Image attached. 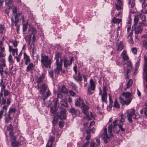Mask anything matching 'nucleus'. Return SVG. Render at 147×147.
I'll return each mask as SVG.
<instances>
[{
  "mask_svg": "<svg viewBox=\"0 0 147 147\" xmlns=\"http://www.w3.org/2000/svg\"><path fill=\"white\" fill-rule=\"evenodd\" d=\"M117 121L115 120L113 122V124H111L109 127L108 128V132L109 136L107 134V129L106 128H105L104 129V133L102 135V140H103L104 142L105 143H107L109 141L110 138L112 137L113 136V134L112 133V131L117 134L119 133L118 131H116L115 130V128L117 125Z\"/></svg>",
  "mask_w": 147,
  "mask_h": 147,
  "instance_id": "nucleus-1",
  "label": "nucleus"
},
{
  "mask_svg": "<svg viewBox=\"0 0 147 147\" xmlns=\"http://www.w3.org/2000/svg\"><path fill=\"white\" fill-rule=\"evenodd\" d=\"M31 35H30L29 36H26L25 37V38L26 41H28V44L30 43Z\"/></svg>",
  "mask_w": 147,
  "mask_h": 147,
  "instance_id": "nucleus-42",
  "label": "nucleus"
},
{
  "mask_svg": "<svg viewBox=\"0 0 147 147\" xmlns=\"http://www.w3.org/2000/svg\"><path fill=\"white\" fill-rule=\"evenodd\" d=\"M17 110L16 108L14 107H11L9 109V111L8 114L11 115H13L15 113Z\"/></svg>",
  "mask_w": 147,
  "mask_h": 147,
  "instance_id": "nucleus-19",
  "label": "nucleus"
},
{
  "mask_svg": "<svg viewBox=\"0 0 147 147\" xmlns=\"http://www.w3.org/2000/svg\"><path fill=\"white\" fill-rule=\"evenodd\" d=\"M132 84V81L131 80H129L127 84V87L129 88L131 86Z\"/></svg>",
  "mask_w": 147,
  "mask_h": 147,
  "instance_id": "nucleus-40",
  "label": "nucleus"
},
{
  "mask_svg": "<svg viewBox=\"0 0 147 147\" xmlns=\"http://www.w3.org/2000/svg\"><path fill=\"white\" fill-rule=\"evenodd\" d=\"M139 16L140 18L141 19L142 22V23H141V24H142V22H143V21H146V16L145 15L142 14H140L139 15Z\"/></svg>",
  "mask_w": 147,
  "mask_h": 147,
  "instance_id": "nucleus-36",
  "label": "nucleus"
},
{
  "mask_svg": "<svg viewBox=\"0 0 147 147\" xmlns=\"http://www.w3.org/2000/svg\"><path fill=\"white\" fill-rule=\"evenodd\" d=\"M123 49V44L122 42H120L118 44L117 50L121 51Z\"/></svg>",
  "mask_w": 147,
  "mask_h": 147,
  "instance_id": "nucleus-31",
  "label": "nucleus"
},
{
  "mask_svg": "<svg viewBox=\"0 0 147 147\" xmlns=\"http://www.w3.org/2000/svg\"><path fill=\"white\" fill-rule=\"evenodd\" d=\"M5 122L6 123H8L12 119V117L10 115L8 114L7 115H5Z\"/></svg>",
  "mask_w": 147,
  "mask_h": 147,
  "instance_id": "nucleus-25",
  "label": "nucleus"
},
{
  "mask_svg": "<svg viewBox=\"0 0 147 147\" xmlns=\"http://www.w3.org/2000/svg\"><path fill=\"white\" fill-rule=\"evenodd\" d=\"M144 65H147V57L145 56L144 57Z\"/></svg>",
  "mask_w": 147,
  "mask_h": 147,
  "instance_id": "nucleus-63",
  "label": "nucleus"
},
{
  "mask_svg": "<svg viewBox=\"0 0 147 147\" xmlns=\"http://www.w3.org/2000/svg\"><path fill=\"white\" fill-rule=\"evenodd\" d=\"M83 102V100L80 97H79V99L76 100L75 105L76 106L79 107L80 106L81 104H82Z\"/></svg>",
  "mask_w": 147,
  "mask_h": 147,
  "instance_id": "nucleus-18",
  "label": "nucleus"
},
{
  "mask_svg": "<svg viewBox=\"0 0 147 147\" xmlns=\"http://www.w3.org/2000/svg\"><path fill=\"white\" fill-rule=\"evenodd\" d=\"M2 102L1 104L2 105L5 104L6 103V99L3 97H2L1 98Z\"/></svg>",
  "mask_w": 147,
  "mask_h": 147,
  "instance_id": "nucleus-56",
  "label": "nucleus"
},
{
  "mask_svg": "<svg viewBox=\"0 0 147 147\" xmlns=\"http://www.w3.org/2000/svg\"><path fill=\"white\" fill-rule=\"evenodd\" d=\"M81 108L82 110V112L85 115H86L87 111L89 109L88 106L83 103H82V104L81 105Z\"/></svg>",
  "mask_w": 147,
  "mask_h": 147,
  "instance_id": "nucleus-13",
  "label": "nucleus"
},
{
  "mask_svg": "<svg viewBox=\"0 0 147 147\" xmlns=\"http://www.w3.org/2000/svg\"><path fill=\"white\" fill-rule=\"evenodd\" d=\"M142 4V8L143 9H146L147 6V0H139Z\"/></svg>",
  "mask_w": 147,
  "mask_h": 147,
  "instance_id": "nucleus-21",
  "label": "nucleus"
},
{
  "mask_svg": "<svg viewBox=\"0 0 147 147\" xmlns=\"http://www.w3.org/2000/svg\"><path fill=\"white\" fill-rule=\"evenodd\" d=\"M28 23L24 24L23 25V32H25L26 31L28 28Z\"/></svg>",
  "mask_w": 147,
  "mask_h": 147,
  "instance_id": "nucleus-38",
  "label": "nucleus"
},
{
  "mask_svg": "<svg viewBox=\"0 0 147 147\" xmlns=\"http://www.w3.org/2000/svg\"><path fill=\"white\" fill-rule=\"evenodd\" d=\"M107 94H102L101 96V100L102 102H105L107 103Z\"/></svg>",
  "mask_w": 147,
  "mask_h": 147,
  "instance_id": "nucleus-22",
  "label": "nucleus"
},
{
  "mask_svg": "<svg viewBox=\"0 0 147 147\" xmlns=\"http://www.w3.org/2000/svg\"><path fill=\"white\" fill-rule=\"evenodd\" d=\"M132 52L135 54H136L137 53V50L136 48H133L132 49Z\"/></svg>",
  "mask_w": 147,
  "mask_h": 147,
  "instance_id": "nucleus-57",
  "label": "nucleus"
},
{
  "mask_svg": "<svg viewBox=\"0 0 147 147\" xmlns=\"http://www.w3.org/2000/svg\"><path fill=\"white\" fill-rule=\"evenodd\" d=\"M127 73L126 74L127 75V76H128V74L130 73L131 71H132V67L130 68L129 67V68H127Z\"/></svg>",
  "mask_w": 147,
  "mask_h": 147,
  "instance_id": "nucleus-53",
  "label": "nucleus"
},
{
  "mask_svg": "<svg viewBox=\"0 0 147 147\" xmlns=\"http://www.w3.org/2000/svg\"><path fill=\"white\" fill-rule=\"evenodd\" d=\"M103 93L102 94H107L106 92V87L105 86H104L103 87Z\"/></svg>",
  "mask_w": 147,
  "mask_h": 147,
  "instance_id": "nucleus-61",
  "label": "nucleus"
},
{
  "mask_svg": "<svg viewBox=\"0 0 147 147\" xmlns=\"http://www.w3.org/2000/svg\"><path fill=\"white\" fill-rule=\"evenodd\" d=\"M96 146V144L94 142H91L90 147H94Z\"/></svg>",
  "mask_w": 147,
  "mask_h": 147,
  "instance_id": "nucleus-62",
  "label": "nucleus"
},
{
  "mask_svg": "<svg viewBox=\"0 0 147 147\" xmlns=\"http://www.w3.org/2000/svg\"><path fill=\"white\" fill-rule=\"evenodd\" d=\"M4 113V111L3 110H1L0 111V119H1L2 118Z\"/></svg>",
  "mask_w": 147,
  "mask_h": 147,
  "instance_id": "nucleus-59",
  "label": "nucleus"
},
{
  "mask_svg": "<svg viewBox=\"0 0 147 147\" xmlns=\"http://www.w3.org/2000/svg\"><path fill=\"white\" fill-rule=\"evenodd\" d=\"M9 94V92L7 90H5L4 91V96H6L8 95Z\"/></svg>",
  "mask_w": 147,
  "mask_h": 147,
  "instance_id": "nucleus-64",
  "label": "nucleus"
},
{
  "mask_svg": "<svg viewBox=\"0 0 147 147\" xmlns=\"http://www.w3.org/2000/svg\"><path fill=\"white\" fill-rule=\"evenodd\" d=\"M69 111L72 115H78L80 114V111L74 107H71L69 109Z\"/></svg>",
  "mask_w": 147,
  "mask_h": 147,
  "instance_id": "nucleus-10",
  "label": "nucleus"
},
{
  "mask_svg": "<svg viewBox=\"0 0 147 147\" xmlns=\"http://www.w3.org/2000/svg\"><path fill=\"white\" fill-rule=\"evenodd\" d=\"M127 65V68H131V63L129 61H127L126 63Z\"/></svg>",
  "mask_w": 147,
  "mask_h": 147,
  "instance_id": "nucleus-54",
  "label": "nucleus"
},
{
  "mask_svg": "<svg viewBox=\"0 0 147 147\" xmlns=\"http://www.w3.org/2000/svg\"><path fill=\"white\" fill-rule=\"evenodd\" d=\"M58 92L57 96L58 97L60 98H62L63 97V95L61 94V93L66 94L68 93V92L67 89L64 85H63L62 86L61 89H58Z\"/></svg>",
  "mask_w": 147,
  "mask_h": 147,
  "instance_id": "nucleus-7",
  "label": "nucleus"
},
{
  "mask_svg": "<svg viewBox=\"0 0 147 147\" xmlns=\"http://www.w3.org/2000/svg\"><path fill=\"white\" fill-rule=\"evenodd\" d=\"M122 5H119L117 4H116V8L117 10H121L122 9Z\"/></svg>",
  "mask_w": 147,
  "mask_h": 147,
  "instance_id": "nucleus-47",
  "label": "nucleus"
},
{
  "mask_svg": "<svg viewBox=\"0 0 147 147\" xmlns=\"http://www.w3.org/2000/svg\"><path fill=\"white\" fill-rule=\"evenodd\" d=\"M21 12H19L18 13H17L15 16V22H16V21L17 22L18 21L19 18L20 17V15L21 14Z\"/></svg>",
  "mask_w": 147,
  "mask_h": 147,
  "instance_id": "nucleus-34",
  "label": "nucleus"
},
{
  "mask_svg": "<svg viewBox=\"0 0 147 147\" xmlns=\"http://www.w3.org/2000/svg\"><path fill=\"white\" fill-rule=\"evenodd\" d=\"M61 71V70L56 68L54 70V73L56 75L59 74V72Z\"/></svg>",
  "mask_w": 147,
  "mask_h": 147,
  "instance_id": "nucleus-44",
  "label": "nucleus"
},
{
  "mask_svg": "<svg viewBox=\"0 0 147 147\" xmlns=\"http://www.w3.org/2000/svg\"><path fill=\"white\" fill-rule=\"evenodd\" d=\"M7 131H13L12 127L11 125H10V126L7 128Z\"/></svg>",
  "mask_w": 147,
  "mask_h": 147,
  "instance_id": "nucleus-55",
  "label": "nucleus"
},
{
  "mask_svg": "<svg viewBox=\"0 0 147 147\" xmlns=\"http://www.w3.org/2000/svg\"><path fill=\"white\" fill-rule=\"evenodd\" d=\"M5 28L3 25H2L1 24H0V33H3V30Z\"/></svg>",
  "mask_w": 147,
  "mask_h": 147,
  "instance_id": "nucleus-41",
  "label": "nucleus"
},
{
  "mask_svg": "<svg viewBox=\"0 0 147 147\" xmlns=\"http://www.w3.org/2000/svg\"><path fill=\"white\" fill-rule=\"evenodd\" d=\"M41 62L42 64L47 68L50 67L52 63V61L48 56L41 55Z\"/></svg>",
  "mask_w": 147,
  "mask_h": 147,
  "instance_id": "nucleus-4",
  "label": "nucleus"
},
{
  "mask_svg": "<svg viewBox=\"0 0 147 147\" xmlns=\"http://www.w3.org/2000/svg\"><path fill=\"white\" fill-rule=\"evenodd\" d=\"M95 90V88L92 89V88L88 87L87 89V93L89 95H91L93 93Z\"/></svg>",
  "mask_w": 147,
  "mask_h": 147,
  "instance_id": "nucleus-28",
  "label": "nucleus"
},
{
  "mask_svg": "<svg viewBox=\"0 0 147 147\" xmlns=\"http://www.w3.org/2000/svg\"><path fill=\"white\" fill-rule=\"evenodd\" d=\"M56 64L57 65L56 68L60 69L62 71V66L63 65V59L60 58L59 62H56Z\"/></svg>",
  "mask_w": 147,
  "mask_h": 147,
  "instance_id": "nucleus-16",
  "label": "nucleus"
},
{
  "mask_svg": "<svg viewBox=\"0 0 147 147\" xmlns=\"http://www.w3.org/2000/svg\"><path fill=\"white\" fill-rule=\"evenodd\" d=\"M5 4L6 5L9 6L12 3V1L11 0H5Z\"/></svg>",
  "mask_w": 147,
  "mask_h": 147,
  "instance_id": "nucleus-46",
  "label": "nucleus"
},
{
  "mask_svg": "<svg viewBox=\"0 0 147 147\" xmlns=\"http://www.w3.org/2000/svg\"><path fill=\"white\" fill-rule=\"evenodd\" d=\"M16 49H13L12 47L10 45H9V52H11L12 53V54L13 55V56H14L15 55V54L16 52L15 51V50H16Z\"/></svg>",
  "mask_w": 147,
  "mask_h": 147,
  "instance_id": "nucleus-27",
  "label": "nucleus"
},
{
  "mask_svg": "<svg viewBox=\"0 0 147 147\" xmlns=\"http://www.w3.org/2000/svg\"><path fill=\"white\" fill-rule=\"evenodd\" d=\"M134 25L132 26V28H133L134 26L136 25L138 23L139 21V19L138 16H135L134 18Z\"/></svg>",
  "mask_w": 147,
  "mask_h": 147,
  "instance_id": "nucleus-30",
  "label": "nucleus"
},
{
  "mask_svg": "<svg viewBox=\"0 0 147 147\" xmlns=\"http://www.w3.org/2000/svg\"><path fill=\"white\" fill-rule=\"evenodd\" d=\"M49 138L48 143L46 145V147H52V144L54 141V137L52 136H50Z\"/></svg>",
  "mask_w": 147,
  "mask_h": 147,
  "instance_id": "nucleus-14",
  "label": "nucleus"
},
{
  "mask_svg": "<svg viewBox=\"0 0 147 147\" xmlns=\"http://www.w3.org/2000/svg\"><path fill=\"white\" fill-rule=\"evenodd\" d=\"M12 44L14 47H16L18 45V42L17 41H15L13 42Z\"/></svg>",
  "mask_w": 147,
  "mask_h": 147,
  "instance_id": "nucleus-58",
  "label": "nucleus"
},
{
  "mask_svg": "<svg viewBox=\"0 0 147 147\" xmlns=\"http://www.w3.org/2000/svg\"><path fill=\"white\" fill-rule=\"evenodd\" d=\"M8 60L10 63L13 64L14 63V61L11 54H10L9 55L8 57Z\"/></svg>",
  "mask_w": 147,
  "mask_h": 147,
  "instance_id": "nucleus-33",
  "label": "nucleus"
},
{
  "mask_svg": "<svg viewBox=\"0 0 147 147\" xmlns=\"http://www.w3.org/2000/svg\"><path fill=\"white\" fill-rule=\"evenodd\" d=\"M78 80L80 81H82V76L80 74V73H79L78 74Z\"/></svg>",
  "mask_w": 147,
  "mask_h": 147,
  "instance_id": "nucleus-48",
  "label": "nucleus"
},
{
  "mask_svg": "<svg viewBox=\"0 0 147 147\" xmlns=\"http://www.w3.org/2000/svg\"><path fill=\"white\" fill-rule=\"evenodd\" d=\"M8 105H4L3 107V109L5 110V115H6L7 114V109L8 107Z\"/></svg>",
  "mask_w": 147,
  "mask_h": 147,
  "instance_id": "nucleus-49",
  "label": "nucleus"
},
{
  "mask_svg": "<svg viewBox=\"0 0 147 147\" xmlns=\"http://www.w3.org/2000/svg\"><path fill=\"white\" fill-rule=\"evenodd\" d=\"M122 56V58L123 61L127 60L128 59V57L126 53V51H123L121 53Z\"/></svg>",
  "mask_w": 147,
  "mask_h": 147,
  "instance_id": "nucleus-20",
  "label": "nucleus"
},
{
  "mask_svg": "<svg viewBox=\"0 0 147 147\" xmlns=\"http://www.w3.org/2000/svg\"><path fill=\"white\" fill-rule=\"evenodd\" d=\"M127 115L126 117L129 121L130 123L132 121V118L136 119V115L135 113V110L134 109H131L128 110L127 112Z\"/></svg>",
  "mask_w": 147,
  "mask_h": 147,
  "instance_id": "nucleus-5",
  "label": "nucleus"
},
{
  "mask_svg": "<svg viewBox=\"0 0 147 147\" xmlns=\"http://www.w3.org/2000/svg\"><path fill=\"white\" fill-rule=\"evenodd\" d=\"M40 89L39 92L40 94L42 95V98L43 100L44 101L50 96L51 92L49 89H47L48 87L44 83L42 84Z\"/></svg>",
  "mask_w": 147,
  "mask_h": 147,
  "instance_id": "nucleus-3",
  "label": "nucleus"
},
{
  "mask_svg": "<svg viewBox=\"0 0 147 147\" xmlns=\"http://www.w3.org/2000/svg\"><path fill=\"white\" fill-rule=\"evenodd\" d=\"M114 106L116 108H119V105L117 100H115L114 102Z\"/></svg>",
  "mask_w": 147,
  "mask_h": 147,
  "instance_id": "nucleus-43",
  "label": "nucleus"
},
{
  "mask_svg": "<svg viewBox=\"0 0 147 147\" xmlns=\"http://www.w3.org/2000/svg\"><path fill=\"white\" fill-rule=\"evenodd\" d=\"M123 96L125 97V99L121 97L119 98V101L122 105H128L131 102L132 99V94L129 92H125L122 93Z\"/></svg>",
  "mask_w": 147,
  "mask_h": 147,
  "instance_id": "nucleus-2",
  "label": "nucleus"
},
{
  "mask_svg": "<svg viewBox=\"0 0 147 147\" xmlns=\"http://www.w3.org/2000/svg\"><path fill=\"white\" fill-rule=\"evenodd\" d=\"M141 38L142 40L143 46L145 48H147V35H143L142 36Z\"/></svg>",
  "mask_w": 147,
  "mask_h": 147,
  "instance_id": "nucleus-12",
  "label": "nucleus"
},
{
  "mask_svg": "<svg viewBox=\"0 0 147 147\" xmlns=\"http://www.w3.org/2000/svg\"><path fill=\"white\" fill-rule=\"evenodd\" d=\"M49 75L51 77H53V70H51L49 71Z\"/></svg>",
  "mask_w": 147,
  "mask_h": 147,
  "instance_id": "nucleus-52",
  "label": "nucleus"
},
{
  "mask_svg": "<svg viewBox=\"0 0 147 147\" xmlns=\"http://www.w3.org/2000/svg\"><path fill=\"white\" fill-rule=\"evenodd\" d=\"M0 66H2L3 67H5L6 66L5 59H2L1 65Z\"/></svg>",
  "mask_w": 147,
  "mask_h": 147,
  "instance_id": "nucleus-50",
  "label": "nucleus"
},
{
  "mask_svg": "<svg viewBox=\"0 0 147 147\" xmlns=\"http://www.w3.org/2000/svg\"><path fill=\"white\" fill-rule=\"evenodd\" d=\"M129 4L131 5V7L132 8L134 7L135 5L134 0H129Z\"/></svg>",
  "mask_w": 147,
  "mask_h": 147,
  "instance_id": "nucleus-35",
  "label": "nucleus"
},
{
  "mask_svg": "<svg viewBox=\"0 0 147 147\" xmlns=\"http://www.w3.org/2000/svg\"><path fill=\"white\" fill-rule=\"evenodd\" d=\"M117 125L115 128V130L116 131H118L119 132V130H121V131L122 133H124L125 131V129L123 127V126L120 124H117Z\"/></svg>",
  "mask_w": 147,
  "mask_h": 147,
  "instance_id": "nucleus-15",
  "label": "nucleus"
},
{
  "mask_svg": "<svg viewBox=\"0 0 147 147\" xmlns=\"http://www.w3.org/2000/svg\"><path fill=\"white\" fill-rule=\"evenodd\" d=\"M144 25V24L143 22L142 23V24L140 23L139 25L137 27H136L135 26H134L133 27H134L135 29V33L136 34H138L141 32L143 30L141 26Z\"/></svg>",
  "mask_w": 147,
  "mask_h": 147,
  "instance_id": "nucleus-9",
  "label": "nucleus"
},
{
  "mask_svg": "<svg viewBox=\"0 0 147 147\" xmlns=\"http://www.w3.org/2000/svg\"><path fill=\"white\" fill-rule=\"evenodd\" d=\"M10 138L11 140L10 141H12V140H16V137L14 136V135L13 136H11L9 137Z\"/></svg>",
  "mask_w": 147,
  "mask_h": 147,
  "instance_id": "nucleus-60",
  "label": "nucleus"
},
{
  "mask_svg": "<svg viewBox=\"0 0 147 147\" xmlns=\"http://www.w3.org/2000/svg\"><path fill=\"white\" fill-rule=\"evenodd\" d=\"M23 59L25 61V64L27 65L30 62V59L29 57L25 53H24L23 54Z\"/></svg>",
  "mask_w": 147,
  "mask_h": 147,
  "instance_id": "nucleus-11",
  "label": "nucleus"
},
{
  "mask_svg": "<svg viewBox=\"0 0 147 147\" xmlns=\"http://www.w3.org/2000/svg\"><path fill=\"white\" fill-rule=\"evenodd\" d=\"M70 63L69 61L66 59H64V66L65 67H67L68 65H69V64Z\"/></svg>",
  "mask_w": 147,
  "mask_h": 147,
  "instance_id": "nucleus-39",
  "label": "nucleus"
},
{
  "mask_svg": "<svg viewBox=\"0 0 147 147\" xmlns=\"http://www.w3.org/2000/svg\"><path fill=\"white\" fill-rule=\"evenodd\" d=\"M61 54L60 53H58L55 54V59L56 60V62H59V58L61 57Z\"/></svg>",
  "mask_w": 147,
  "mask_h": 147,
  "instance_id": "nucleus-32",
  "label": "nucleus"
},
{
  "mask_svg": "<svg viewBox=\"0 0 147 147\" xmlns=\"http://www.w3.org/2000/svg\"><path fill=\"white\" fill-rule=\"evenodd\" d=\"M95 86L96 84L93 80L92 79H90V86L88 87L92 88V89L95 88Z\"/></svg>",
  "mask_w": 147,
  "mask_h": 147,
  "instance_id": "nucleus-26",
  "label": "nucleus"
},
{
  "mask_svg": "<svg viewBox=\"0 0 147 147\" xmlns=\"http://www.w3.org/2000/svg\"><path fill=\"white\" fill-rule=\"evenodd\" d=\"M60 104L61 105L65 107H68V105L66 101L63 99H61L60 101Z\"/></svg>",
  "mask_w": 147,
  "mask_h": 147,
  "instance_id": "nucleus-23",
  "label": "nucleus"
},
{
  "mask_svg": "<svg viewBox=\"0 0 147 147\" xmlns=\"http://www.w3.org/2000/svg\"><path fill=\"white\" fill-rule=\"evenodd\" d=\"M59 109L60 113L57 114V116L61 120L66 119V109L62 107H60Z\"/></svg>",
  "mask_w": 147,
  "mask_h": 147,
  "instance_id": "nucleus-6",
  "label": "nucleus"
},
{
  "mask_svg": "<svg viewBox=\"0 0 147 147\" xmlns=\"http://www.w3.org/2000/svg\"><path fill=\"white\" fill-rule=\"evenodd\" d=\"M12 11L14 15H15L17 13V9L15 6H12L11 7Z\"/></svg>",
  "mask_w": 147,
  "mask_h": 147,
  "instance_id": "nucleus-37",
  "label": "nucleus"
},
{
  "mask_svg": "<svg viewBox=\"0 0 147 147\" xmlns=\"http://www.w3.org/2000/svg\"><path fill=\"white\" fill-rule=\"evenodd\" d=\"M11 144L13 147H18L20 145L19 143L15 140L12 141Z\"/></svg>",
  "mask_w": 147,
  "mask_h": 147,
  "instance_id": "nucleus-29",
  "label": "nucleus"
},
{
  "mask_svg": "<svg viewBox=\"0 0 147 147\" xmlns=\"http://www.w3.org/2000/svg\"><path fill=\"white\" fill-rule=\"evenodd\" d=\"M44 76L43 74H42L41 76H39V77H36L35 78V81L37 83V86L38 89L40 88V85L41 83L43 82V79L44 78Z\"/></svg>",
  "mask_w": 147,
  "mask_h": 147,
  "instance_id": "nucleus-8",
  "label": "nucleus"
},
{
  "mask_svg": "<svg viewBox=\"0 0 147 147\" xmlns=\"http://www.w3.org/2000/svg\"><path fill=\"white\" fill-rule=\"evenodd\" d=\"M29 30V31H31L32 34L33 35L35 34L37 32L36 29L33 26H30Z\"/></svg>",
  "mask_w": 147,
  "mask_h": 147,
  "instance_id": "nucleus-24",
  "label": "nucleus"
},
{
  "mask_svg": "<svg viewBox=\"0 0 147 147\" xmlns=\"http://www.w3.org/2000/svg\"><path fill=\"white\" fill-rule=\"evenodd\" d=\"M26 69V71L28 72L33 69L34 67V65L32 63H28Z\"/></svg>",
  "mask_w": 147,
  "mask_h": 147,
  "instance_id": "nucleus-17",
  "label": "nucleus"
},
{
  "mask_svg": "<svg viewBox=\"0 0 147 147\" xmlns=\"http://www.w3.org/2000/svg\"><path fill=\"white\" fill-rule=\"evenodd\" d=\"M69 92L70 95L73 96H75L76 95V93L74 92L73 91L71 90H69Z\"/></svg>",
  "mask_w": 147,
  "mask_h": 147,
  "instance_id": "nucleus-45",
  "label": "nucleus"
},
{
  "mask_svg": "<svg viewBox=\"0 0 147 147\" xmlns=\"http://www.w3.org/2000/svg\"><path fill=\"white\" fill-rule=\"evenodd\" d=\"M144 74L147 73V65H144Z\"/></svg>",
  "mask_w": 147,
  "mask_h": 147,
  "instance_id": "nucleus-51",
  "label": "nucleus"
}]
</instances>
